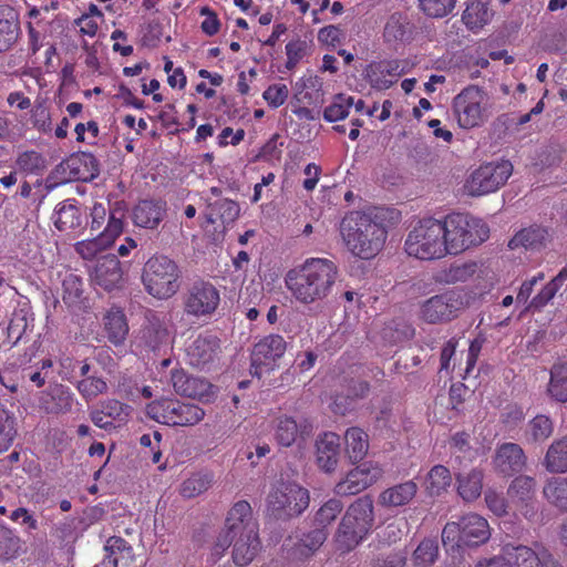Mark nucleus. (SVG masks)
<instances>
[{
    "label": "nucleus",
    "instance_id": "nucleus-1",
    "mask_svg": "<svg viewBox=\"0 0 567 567\" xmlns=\"http://www.w3.org/2000/svg\"><path fill=\"white\" fill-rule=\"evenodd\" d=\"M489 229L480 218L450 214L442 219L424 218L408 233L405 252L420 260H437L456 256L488 238Z\"/></svg>",
    "mask_w": 567,
    "mask_h": 567
},
{
    "label": "nucleus",
    "instance_id": "nucleus-2",
    "mask_svg": "<svg viewBox=\"0 0 567 567\" xmlns=\"http://www.w3.org/2000/svg\"><path fill=\"white\" fill-rule=\"evenodd\" d=\"M400 220V213L388 207L352 210L340 221L339 233L347 251L354 258L371 260L384 248L389 230Z\"/></svg>",
    "mask_w": 567,
    "mask_h": 567
},
{
    "label": "nucleus",
    "instance_id": "nucleus-3",
    "mask_svg": "<svg viewBox=\"0 0 567 567\" xmlns=\"http://www.w3.org/2000/svg\"><path fill=\"white\" fill-rule=\"evenodd\" d=\"M338 277V267L326 258H309L301 266L289 270L286 288L300 303L310 305L326 299Z\"/></svg>",
    "mask_w": 567,
    "mask_h": 567
},
{
    "label": "nucleus",
    "instance_id": "nucleus-4",
    "mask_svg": "<svg viewBox=\"0 0 567 567\" xmlns=\"http://www.w3.org/2000/svg\"><path fill=\"white\" fill-rule=\"evenodd\" d=\"M373 524V503L369 497L353 502L343 515L334 542L337 548L347 553L354 549L369 534Z\"/></svg>",
    "mask_w": 567,
    "mask_h": 567
},
{
    "label": "nucleus",
    "instance_id": "nucleus-5",
    "mask_svg": "<svg viewBox=\"0 0 567 567\" xmlns=\"http://www.w3.org/2000/svg\"><path fill=\"white\" fill-rule=\"evenodd\" d=\"M493 103L488 93L477 85H468L456 94L452 110L457 125L464 130L482 126L492 115Z\"/></svg>",
    "mask_w": 567,
    "mask_h": 567
},
{
    "label": "nucleus",
    "instance_id": "nucleus-6",
    "mask_svg": "<svg viewBox=\"0 0 567 567\" xmlns=\"http://www.w3.org/2000/svg\"><path fill=\"white\" fill-rule=\"evenodd\" d=\"M491 537L488 522L478 514H466L458 522L447 523L442 542L447 551H458L462 545L478 546Z\"/></svg>",
    "mask_w": 567,
    "mask_h": 567
},
{
    "label": "nucleus",
    "instance_id": "nucleus-7",
    "mask_svg": "<svg viewBox=\"0 0 567 567\" xmlns=\"http://www.w3.org/2000/svg\"><path fill=\"white\" fill-rule=\"evenodd\" d=\"M308 489L293 482H276L267 496V513L277 519H289L309 506Z\"/></svg>",
    "mask_w": 567,
    "mask_h": 567
},
{
    "label": "nucleus",
    "instance_id": "nucleus-8",
    "mask_svg": "<svg viewBox=\"0 0 567 567\" xmlns=\"http://www.w3.org/2000/svg\"><path fill=\"white\" fill-rule=\"evenodd\" d=\"M143 284L153 297L168 299L179 290V268L166 256L152 257L144 266Z\"/></svg>",
    "mask_w": 567,
    "mask_h": 567
},
{
    "label": "nucleus",
    "instance_id": "nucleus-9",
    "mask_svg": "<svg viewBox=\"0 0 567 567\" xmlns=\"http://www.w3.org/2000/svg\"><path fill=\"white\" fill-rule=\"evenodd\" d=\"M147 415L154 421L172 426H192L199 423L205 411L198 405L163 399L146 406Z\"/></svg>",
    "mask_w": 567,
    "mask_h": 567
},
{
    "label": "nucleus",
    "instance_id": "nucleus-10",
    "mask_svg": "<svg viewBox=\"0 0 567 567\" xmlns=\"http://www.w3.org/2000/svg\"><path fill=\"white\" fill-rule=\"evenodd\" d=\"M513 173L508 161L488 163L475 169L465 183V190L471 196H483L497 190Z\"/></svg>",
    "mask_w": 567,
    "mask_h": 567
},
{
    "label": "nucleus",
    "instance_id": "nucleus-11",
    "mask_svg": "<svg viewBox=\"0 0 567 567\" xmlns=\"http://www.w3.org/2000/svg\"><path fill=\"white\" fill-rule=\"evenodd\" d=\"M463 308L460 292L450 290L425 300L420 308V318L427 323H443L456 318Z\"/></svg>",
    "mask_w": 567,
    "mask_h": 567
},
{
    "label": "nucleus",
    "instance_id": "nucleus-12",
    "mask_svg": "<svg viewBox=\"0 0 567 567\" xmlns=\"http://www.w3.org/2000/svg\"><path fill=\"white\" fill-rule=\"evenodd\" d=\"M287 343L279 334H269L259 340L251 352L250 373L260 378L277 367V361L285 354Z\"/></svg>",
    "mask_w": 567,
    "mask_h": 567
},
{
    "label": "nucleus",
    "instance_id": "nucleus-13",
    "mask_svg": "<svg viewBox=\"0 0 567 567\" xmlns=\"http://www.w3.org/2000/svg\"><path fill=\"white\" fill-rule=\"evenodd\" d=\"M219 302V291L213 284L206 281L193 285L183 299L184 311L196 318L210 316Z\"/></svg>",
    "mask_w": 567,
    "mask_h": 567
},
{
    "label": "nucleus",
    "instance_id": "nucleus-14",
    "mask_svg": "<svg viewBox=\"0 0 567 567\" xmlns=\"http://www.w3.org/2000/svg\"><path fill=\"white\" fill-rule=\"evenodd\" d=\"M123 230L124 221H122V216L111 213L109 223H106L103 231L92 239L78 241L74 249L83 259H94L99 254L110 248Z\"/></svg>",
    "mask_w": 567,
    "mask_h": 567
},
{
    "label": "nucleus",
    "instance_id": "nucleus-15",
    "mask_svg": "<svg viewBox=\"0 0 567 567\" xmlns=\"http://www.w3.org/2000/svg\"><path fill=\"white\" fill-rule=\"evenodd\" d=\"M383 468L377 464L367 462L353 470L340 481L334 491L338 495H355L369 486L379 482L383 476Z\"/></svg>",
    "mask_w": 567,
    "mask_h": 567
},
{
    "label": "nucleus",
    "instance_id": "nucleus-16",
    "mask_svg": "<svg viewBox=\"0 0 567 567\" xmlns=\"http://www.w3.org/2000/svg\"><path fill=\"white\" fill-rule=\"evenodd\" d=\"M219 352V339L210 333L197 336L186 347V358L188 363L200 369L213 363L218 358Z\"/></svg>",
    "mask_w": 567,
    "mask_h": 567
},
{
    "label": "nucleus",
    "instance_id": "nucleus-17",
    "mask_svg": "<svg viewBox=\"0 0 567 567\" xmlns=\"http://www.w3.org/2000/svg\"><path fill=\"white\" fill-rule=\"evenodd\" d=\"M230 543H234L233 558L238 566H247L255 558L260 547L258 533L251 527L248 529V534H240L235 538L225 537L224 540H219L218 546L224 550Z\"/></svg>",
    "mask_w": 567,
    "mask_h": 567
},
{
    "label": "nucleus",
    "instance_id": "nucleus-18",
    "mask_svg": "<svg viewBox=\"0 0 567 567\" xmlns=\"http://www.w3.org/2000/svg\"><path fill=\"white\" fill-rule=\"evenodd\" d=\"M91 279L105 290L117 288L123 280L121 262L114 255L100 258L91 271Z\"/></svg>",
    "mask_w": 567,
    "mask_h": 567
},
{
    "label": "nucleus",
    "instance_id": "nucleus-19",
    "mask_svg": "<svg viewBox=\"0 0 567 567\" xmlns=\"http://www.w3.org/2000/svg\"><path fill=\"white\" fill-rule=\"evenodd\" d=\"M167 207L163 200L144 199L132 210V220L136 227L156 229L166 216Z\"/></svg>",
    "mask_w": 567,
    "mask_h": 567
},
{
    "label": "nucleus",
    "instance_id": "nucleus-20",
    "mask_svg": "<svg viewBox=\"0 0 567 567\" xmlns=\"http://www.w3.org/2000/svg\"><path fill=\"white\" fill-rule=\"evenodd\" d=\"M502 551L507 560L516 567H545L550 557L543 546H536L535 549H532L526 546L507 544Z\"/></svg>",
    "mask_w": 567,
    "mask_h": 567
},
{
    "label": "nucleus",
    "instance_id": "nucleus-21",
    "mask_svg": "<svg viewBox=\"0 0 567 567\" xmlns=\"http://www.w3.org/2000/svg\"><path fill=\"white\" fill-rule=\"evenodd\" d=\"M172 384L174 390L184 396L198 400H208L213 395V386L202 378L188 375L183 370L172 372Z\"/></svg>",
    "mask_w": 567,
    "mask_h": 567
},
{
    "label": "nucleus",
    "instance_id": "nucleus-22",
    "mask_svg": "<svg viewBox=\"0 0 567 567\" xmlns=\"http://www.w3.org/2000/svg\"><path fill=\"white\" fill-rule=\"evenodd\" d=\"M406 63L400 61H382L371 64L367 69V78L372 87L378 90L389 89L405 73Z\"/></svg>",
    "mask_w": 567,
    "mask_h": 567
},
{
    "label": "nucleus",
    "instance_id": "nucleus-23",
    "mask_svg": "<svg viewBox=\"0 0 567 567\" xmlns=\"http://www.w3.org/2000/svg\"><path fill=\"white\" fill-rule=\"evenodd\" d=\"M493 463L499 473L512 475L524 468L526 457L523 449L518 444L504 443L496 450Z\"/></svg>",
    "mask_w": 567,
    "mask_h": 567
},
{
    "label": "nucleus",
    "instance_id": "nucleus-24",
    "mask_svg": "<svg viewBox=\"0 0 567 567\" xmlns=\"http://www.w3.org/2000/svg\"><path fill=\"white\" fill-rule=\"evenodd\" d=\"M250 527L258 533L257 525L251 517V507L249 503L240 501L228 512L226 519L227 534L225 537L235 538L237 535L248 534V529Z\"/></svg>",
    "mask_w": 567,
    "mask_h": 567
},
{
    "label": "nucleus",
    "instance_id": "nucleus-25",
    "mask_svg": "<svg viewBox=\"0 0 567 567\" xmlns=\"http://www.w3.org/2000/svg\"><path fill=\"white\" fill-rule=\"evenodd\" d=\"M295 100L303 105H318L323 102L322 80L312 74L299 78L292 85Z\"/></svg>",
    "mask_w": 567,
    "mask_h": 567
},
{
    "label": "nucleus",
    "instance_id": "nucleus-26",
    "mask_svg": "<svg viewBox=\"0 0 567 567\" xmlns=\"http://www.w3.org/2000/svg\"><path fill=\"white\" fill-rule=\"evenodd\" d=\"M417 489V484L413 481L395 484L379 494L378 504L385 508L405 506L415 497Z\"/></svg>",
    "mask_w": 567,
    "mask_h": 567
},
{
    "label": "nucleus",
    "instance_id": "nucleus-27",
    "mask_svg": "<svg viewBox=\"0 0 567 567\" xmlns=\"http://www.w3.org/2000/svg\"><path fill=\"white\" fill-rule=\"evenodd\" d=\"M317 463L326 472L334 471L340 452L339 435L326 432L317 439Z\"/></svg>",
    "mask_w": 567,
    "mask_h": 567
},
{
    "label": "nucleus",
    "instance_id": "nucleus-28",
    "mask_svg": "<svg viewBox=\"0 0 567 567\" xmlns=\"http://www.w3.org/2000/svg\"><path fill=\"white\" fill-rule=\"evenodd\" d=\"M484 473L482 470L472 468L457 474L456 486L460 497L465 502L477 499L483 489Z\"/></svg>",
    "mask_w": 567,
    "mask_h": 567
},
{
    "label": "nucleus",
    "instance_id": "nucleus-29",
    "mask_svg": "<svg viewBox=\"0 0 567 567\" xmlns=\"http://www.w3.org/2000/svg\"><path fill=\"white\" fill-rule=\"evenodd\" d=\"M53 221L59 230L71 231L81 227L82 216L73 200L66 199L56 206L53 214Z\"/></svg>",
    "mask_w": 567,
    "mask_h": 567
},
{
    "label": "nucleus",
    "instance_id": "nucleus-30",
    "mask_svg": "<svg viewBox=\"0 0 567 567\" xmlns=\"http://www.w3.org/2000/svg\"><path fill=\"white\" fill-rule=\"evenodd\" d=\"M104 329L112 343L121 344L125 340L128 333V326L121 309L112 308L106 312L104 316Z\"/></svg>",
    "mask_w": 567,
    "mask_h": 567
},
{
    "label": "nucleus",
    "instance_id": "nucleus-31",
    "mask_svg": "<svg viewBox=\"0 0 567 567\" xmlns=\"http://www.w3.org/2000/svg\"><path fill=\"white\" fill-rule=\"evenodd\" d=\"M412 37V25L402 13H393L384 27V38L389 42H405Z\"/></svg>",
    "mask_w": 567,
    "mask_h": 567
},
{
    "label": "nucleus",
    "instance_id": "nucleus-32",
    "mask_svg": "<svg viewBox=\"0 0 567 567\" xmlns=\"http://www.w3.org/2000/svg\"><path fill=\"white\" fill-rule=\"evenodd\" d=\"M48 395L52 401L44 400L42 402V406L48 413H65L71 410L73 393L69 388L62 384H54L50 386Z\"/></svg>",
    "mask_w": 567,
    "mask_h": 567
},
{
    "label": "nucleus",
    "instance_id": "nucleus-33",
    "mask_svg": "<svg viewBox=\"0 0 567 567\" xmlns=\"http://www.w3.org/2000/svg\"><path fill=\"white\" fill-rule=\"evenodd\" d=\"M451 484L452 476L449 468L443 465H435L425 477L424 488L430 496H440L447 492Z\"/></svg>",
    "mask_w": 567,
    "mask_h": 567
},
{
    "label": "nucleus",
    "instance_id": "nucleus-34",
    "mask_svg": "<svg viewBox=\"0 0 567 567\" xmlns=\"http://www.w3.org/2000/svg\"><path fill=\"white\" fill-rule=\"evenodd\" d=\"M346 452L353 462L362 460L369 450L368 434L360 427H350L344 434Z\"/></svg>",
    "mask_w": 567,
    "mask_h": 567
},
{
    "label": "nucleus",
    "instance_id": "nucleus-35",
    "mask_svg": "<svg viewBox=\"0 0 567 567\" xmlns=\"http://www.w3.org/2000/svg\"><path fill=\"white\" fill-rule=\"evenodd\" d=\"M544 465L551 473L567 472V437L557 440L547 450Z\"/></svg>",
    "mask_w": 567,
    "mask_h": 567
},
{
    "label": "nucleus",
    "instance_id": "nucleus-36",
    "mask_svg": "<svg viewBox=\"0 0 567 567\" xmlns=\"http://www.w3.org/2000/svg\"><path fill=\"white\" fill-rule=\"evenodd\" d=\"M547 231L542 227H529L518 231L511 240L508 246L512 249L524 247L526 249H536L545 244Z\"/></svg>",
    "mask_w": 567,
    "mask_h": 567
},
{
    "label": "nucleus",
    "instance_id": "nucleus-37",
    "mask_svg": "<svg viewBox=\"0 0 567 567\" xmlns=\"http://www.w3.org/2000/svg\"><path fill=\"white\" fill-rule=\"evenodd\" d=\"M210 213L208 220L216 223L219 219L223 224L229 225L234 223L240 213L238 204L231 199L219 198L209 204Z\"/></svg>",
    "mask_w": 567,
    "mask_h": 567
},
{
    "label": "nucleus",
    "instance_id": "nucleus-38",
    "mask_svg": "<svg viewBox=\"0 0 567 567\" xmlns=\"http://www.w3.org/2000/svg\"><path fill=\"white\" fill-rule=\"evenodd\" d=\"M547 391L554 400L567 402V363L553 365Z\"/></svg>",
    "mask_w": 567,
    "mask_h": 567
},
{
    "label": "nucleus",
    "instance_id": "nucleus-39",
    "mask_svg": "<svg viewBox=\"0 0 567 567\" xmlns=\"http://www.w3.org/2000/svg\"><path fill=\"white\" fill-rule=\"evenodd\" d=\"M545 498L553 506L567 512V478L553 477L544 486Z\"/></svg>",
    "mask_w": 567,
    "mask_h": 567
},
{
    "label": "nucleus",
    "instance_id": "nucleus-40",
    "mask_svg": "<svg viewBox=\"0 0 567 567\" xmlns=\"http://www.w3.org/2000/svg\"><path fill=\"white\" fill-rule=\"evenodd\" d=\"M493 17L488 6L484 2H472L463 13V21L471 30H480L487 24Z\"/></svg>",
    "mask_w": 567,
    "mask_h": 567
},
{
    "label": "nucleus",
    "instance_id": "nucleus-41",
    "mask_svg": "<svg viewBox=\"0 0 567 567\" xmlns=\"http://www.w3.org/2000/svg\"><path fill=\"white\" fill-rule=\"evenodd\" d=\"M210 485L212 475L207 473H194L183 481L179 493L185 498H193L206 492Z\"/></svg>",
    "mask_w": 567,
    "mask_h": 567
},
{
    "label": "nucleus",
    "instance_id": "nucleus-42",
    "mask_svg": "<svg viewBox=\"0 0 567 567\" xmlns=\"http://www.w3.org/2000/svg\"><path fill=\"white\" fill-rule=\"evenodd\" d=\"M369 392V384L363 381L355 382L350 390V394L344 398L338 395L331 404V409L334 413L346 414L351 408L352 402L357 399L364 398Z\"/></svg>",
    "mask_w": 567,
    "mask_h": 567
},
{
    "label": "nucleus",
    "instance_id": "nucleus-43",
    "mask_svg": "<svg viewBox=\"0 0 567 567\" xmlns=\"http://www.w3.org/2000/svg\"><path fill=\"white\" fill-rule=\"evenodd\" d=\"M439 557V545L434 539H423L415 548L412 559L419 567H429L433 565Z\"/></svg>",
    "mask_w": 567,
    "mask_h": 567
},
{
    "label": "nucleus",
    "instance_id": "nucleus-44",
    "mask_svg": "<svg viewBox=\"0 0 567 567\" xmlns=\"http://www.w3.org/2000/svg\"><path fill=\"white\" fill-rule=\"evenodd\" d=\"M535 491V481L530 476H518L516 477L509 488L508 495L513 502H528L533 498Z\"/></svg>",
    "mask_w": 567,
    "mask_h": 567
},
{
    "label": "nucleus",
    "instance_id": "nucleus-45",
    "mask_svg": "<svg viewBox=\"0 0 567 567\" xmlns=\"http://www.w3.org/2000/svg\"><path fill=\"white\" fill-rule=\"evenodd\" d=\"M353 105V97L346 95H338L333 99L332 103L326 107L323 117L328 122H337L348 116L350 109Z\"/></svg>",
    "mask_w": 567,
    "mask_h": 567
},
{
    "label": "nucleus",
    "instance_id": "nucleus-46",
    "mask_svg": "<svg viewBox=\"0 0 567 567\" xmlns=\"http://www.w3.org/2000/svg\"><path fill=\"white\" fill-rule=\"evenodd\" d=\"M343 504L339 499H329L318 509L315 518V526L327 529V527L341 514Z\"/></svg>",
    "mask_w": 567,
    "mask_h": 567
},
{
    "label": "nucleus",
    "instance_id": "nucleus-47",
    "mask_svg": "<svg viewBox=\"0 0 567 567\" xmlns=\"http://www.w3.org/2000/svg\"><path fill=\"white\" fill-rule=\"evenodd\" d=\"M19 35V23L11 17L0 16V52L9 50Z\"/></svg>",
    "mask_w": 567,
    "mask_h": 567
},
{
    "label": "nucleus",
    "instance_id": "nucleus-48",
    "mask_svg": "<svg viewBox=\"0 0 567 567\" xmlns=\"http://www.w3.org/2000/svg\"><path fill=\"white\" fill-rule=\"evenodd\" d=\"M62 298L70 306L76 305L83 293V281L74 274H69L62 281Z\"/></svg>",
    "mask_w": 567,
    "mask_h": 567
},
{
    "label": "nucleus",
    "instance_id": "nucleus-49",
    "mask_svg": "<svg viewBox=\"0 0 567 567\" xmlns=\"http://www.w3.org/2000/svg\"><path fill=\"white\" fill-rule=\"evenodd\" d=\"M14 417L0 409V453L7 451L16 437Z\"/></svg>",
    "mask_w": 567,
    "mask_h": 567
},
{
    "label": "nucleus",
    "instance_id": "nucleus-50",
    "mask_svg": "<svg viewBox=\"0 0 567 567\" xmlns=\"http://www.w3.org/2000/svg\"><path fill=\"white\" fill-rule=\"evenodd\" d=\"M298 425L291 417H280L276 425V439L279 444L290 446L298 436Z\"/></svg>",
    "mask_w": 567,
    "mask_h": 567
},
{
    "label": "nucleus",
    "instance_id": "nucleus-51",
    "mask_svg": "<svg viewBox=\"0 0 567 567\" xmlns=\"http://www.w3.org/2000/svg\"><path fill=\"white\" fill-rule=\"evenodd\" d=\"M456 0H419L421 10L429 17L443 18L451 13Z\"/></svg>",
    "mask_w": 567,
    "mask_h": 567
},
{
    "label": "nucleus",
    "instance_id": "nucleus-52",
    "mask_svg": "<svg viewBox=\"0 0 567 567\" xmlns=\"http://www.w3.org/2000/svg\"><path fill=\"white\" fill-rule=\"evenodd\" d=\"M17 166L27 174H37L45 168V159L35 151H27L17 158Z\"/></svg>",
    "mask_w": 567,
    "mask_h": 567
},
{
    "label": "nucleus",
    "instance_id": "nucleus-53",
    "mask_svg": "<svg viewBox=\"0 0 567 567\" xmlns=\"http://www.w3.org/2000/svg\"><path fill=\"white\" fill-rule=\"evenodd\" d=\"M553 422L546 415H537L530 422L528 426L529 437L535 441H545L553 433Z\"/></svg>",
    "mask_w": 567,
    "mask_h": 567
},
{
    "label": "nucleus",
    "instance_id": "nucleus-54",
    "mask_svg": "<svg viewBox=\"0 0 567 567\" xmlns=\"http://www.w3.org/2000/svg\"><path fill=\"white\" fill-rule=\"evenodd\" d=\"M78 390L85 400H92L107 390L106 382L96 377H87L78 383Z\"/></svg>",
    "mask_w": 567,
    "mask_h": 567
},
{
    "label": "nucleus",
    "instance_id": "nucleus-55",
    "mask_svg": "<svg viewBox=\"0 0 567 567\" xmlns=\"http://www.w3.org/2000/svg\"><path fill=\"white\" fill-rule=\"evenodd\" d=\"M111 213H115L116 216H122V219L124 218L123 208L117 207L111 210L104 203L95 202L91 207V229H101L105 220H109Z\"/></svg>",
    "mask_w": 567,
    "mask_h": 567
},
{
    "label": "nucleus",
    "instance_id": "nucleus-56",
    "mask_svg": "<svg viewBox=\"0 0 567 567\" xmlns=\"http://www.w3.org/2000/svg\"><path fill=\"white\" fill-rule=\"evenodd\" d=\"M289 96V89L286 84L274 83L262 93V99L271 109H278L284 105Z\"/></svg>",
    "mask_w": 567,
    "mask_h": 567
},
{
    "label": "nucleus",
    "instance_id": "nucleus-57",
    "mask_svg": "<svg viewBox=\"0 0 567 567\" xmlns=\"http://www.w3.org/2000/svg\"><path fill=\"white\" fill-rule=\"evenodd\" d=\"M20 539L10 529L0 528V558H13L19 549Z\"/></svg>",
    "mask_w": 567,
    "mask_h": 567
},
{
    "label": "nucleus",
    "instance_id": "nucleus-58",
    "mask_svg": "<svg viewBox=\"0 0 567 567\" xmlns=\"http://www.w3.org/2000/svg\"><path fill=\"white\" fill-rule=\"evenodd\" d=\"M102 409L107 417L113 421L124 422L130 415V406L116 400H107L102 403Z\"/></svg>",
    "mask_w": 567,
    "mask_h": 567
},
{
    "label": "nucleus",
    "instance_id": "nucleus-59",
    "mask_svg": "<svg viewBox=\"0 0 567 567\" xmlns=\"http://www.w3.org/2000/svg\"><path fill=\"white\" fill-rule=\"evenodd\" d=\"M485 503L487 508L496 516H504L507 513V504L504 496L493 488L485 492Z\"/></svg>",
    "mask_w": 567,
    "mask_h": 567
},
{
    "label": "nucleus",
    "instance_id": "nucleus-60",
    "mask_svg": "<svg viewBox=\"0 0 567 567\" xmlns=\"http://www.w3.org/2000/svg\"><path fill=\"white\" fill-rule=\"evenodd\" d=\"M147 342L148 346L153 349H159L162 346H167L169 343V333L166 328L161 324H153L147 330Z\"/></svg>",
    "mask_w": 567,
    "mask_h": 567
},
{
    "label": "nucleus",
    "instance_id": "nucleus-61",
    "mask_svg": "<svg viewBox=\"0 0 567 567\" xmlns=\"http://www.w3.org/2000/svg\"><path fill=\"white\" fill-rule=\"evenodd\" d=\"M32 122L40 132L48 133L52 128L50 112L42 104L35 105L32 110Z\"/></svg>",
    "mask_w": 567,
    "mask_h": 567
},
{
    "label": "nucleus",
    "instance_id": "nucleus-62",
    "mask_svg": "<svg viewBox=\"0 0 567 567\" xmlns=\"http://www.w3.org/2000/svg\"><path fill=\"white\" fill-rule=\"evenodd\" d=\"M560 288L550 280L545 287L532 299L529 307L540 309L545 307L557 293Z\"/></svg>",
    "mask_w": 567,
    "mask_h": 567
},
{
    "label": "nucleus",
    "instance_id": "nucleus-63",
    "mask_svg": "<svg viewBox=\"0 0 567 567\" xmlns=\"http://www.w3.org/2000/svg\"><path fill=\"white\" fill-rule=\"evenodd\" d=\"M200 14L204 17V20L200 23L202 31L212 37L215 35L220 28V22L216 16L208 7H204L200 9Z\"/></svg>",
    "mask_w": 567,
    "mask_h": 567
},
{
    "label": "nucleus",
    "instance_id": "nucleus-64",
    "mask_svg": "<svg viewBox=\"0 0 567 567\" xmlns=\"http://www.w3.org/2000/svg\"><path fill=\"white\" fill-rule=\"evenodd\" d=\"M476 270L475 264H463L452 266L447 271V280L452 282L466 281Z\"/></svg>",
    "mask_w": 567,
    "mask_h": 567
}]
</instances>
